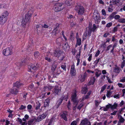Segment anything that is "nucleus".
<instances>
[{
  "label": "nucleus",
  "instance_id": "nucleus-1",
  "mask_svg": "<svg viewBox=\"0 0 125 125\" xmlns=\"http://www.w3.org/2000/svg\"><path fill=\"white\" fill-rule=\"evenodd\" d=\"M33 12L32 9H30L29 10L27 13L25 15V19L22 22V25L23 26L25 25L27 23L29 22Z\"/></svg>",
  "mask_w": 125,
  "mask_h": 125
},
{
  "label": "nucleus",
  "instance_id": "nucleus-2",
  "mask_svg": "<svg viewBox=\"0 0 125 125\" xmlns=\"http://www.w3.org/2000/svg\"><path fill=\"white\" fill-rule=\"evenodd\" d=\"M76 91H75L72 96V100L74 102L73 109L74 110L76 109L77 105L78 103V102L76 100Z\"/></svg>",
  "mask_w": 125,
  "mask_h": 125
},
{
  "label": "nucleus",
  "instance_id": "nucleus-3",
  "mask_svg": "<svg viewBox=\"0 0 125 125\" xmlns=\"http://www.w3.org/2000/svg\"><path fill=\"white\" fill-rule=\"evenodd\" d=\"M39 65L37 64L35 66L33 64L29 65L28 66V71L29 72H33V73L35 72V70L39 67Z\"/></svg>",
  "mask_w": 125,
  "mask_h": 125
},
{
  "label": "nucleus",
  "instance_id": "nucleus-4",
  "mask_svg": "<svg viewBox=\"0 0 125 125\" xmlns=\"http://www.w3.org/2000/svg\"><path fill=\"white\" fill-rule=\"evenodd\" d=\"M75 10L79 14H82L84 12V9L83 7L79 6H77L75 7Z\"/></svg>",
  "mask_w": 125,
  "mask_h": 125
},
{
  "label": "nucleus",
  "instance_id": "nucleus-5",
  "mask_svg": "<svg viewBox=\"0 0 125 125\" xmlns=\"http://www.w3.org/2000/svg\"><path fill=\"white\" fill-rule=\"evenodd\" d=\"M12 49L11 47L7 48L4 49L3 52V54L6 56H8L11 54Z\"/></svg>",
  "mask_w": 125,
  "mask_h": 125
},
{
  "label": "nucleus",
  "instance_id": "nucleus-6",
  "mask_svg": "<svg viewBox=\"0 0 125 125\" xmlns=\"http://www.w3.org/2000/svg\"><path fill=\"white\" fill-rule=\"evenodd\" d=\"M87 76V74L86 72H85L83 74L80 75L79 76L78 81L79 82H82L85 80V78Z\"/></svg>",
  "mask_w": 125,
  "mask_h": 125
},
{
  "label": "nucleus",
  "instance_id": "nucleus-7",
  "mask_svg": "<svg viewBox=\"0 0 125 125\" xmlns=\"http://www.w3.org/2000/svg\"><path fill=\"white\" fill-rule=\"evenodd\" d=\"M62 89L61 86L60 85L56 86H55L53 90V93L57 95L59 94L61 91Z\"/></svg>",
  "mask_w": 125,
  "mask_h": 125
},
{
  "label": "nucleus",
  "instance_id": "nucleus-8",
  "mask_svg": "<svg viewBox=\"0 0 125 125\" xmlns=\"http://www.w3.org/2000/svg\"><path fill=\"white\" fill-rule=\"evenodd\" d=\"M63 3H57L55 5L54 10L55 11H59L62 10L61 7Z\"/></svg>",
  "mask_w": 125,
  "mask_h": 125
},
{
  "label": "nucleus",
  "instance_id": "nucleus-9",
  "mask_svg": "<svg viewBox=\"0 0 125 125\" xmlns=\"http://www.w3.org/2000/svg\"><path fill=\"white\" fill-rule=\"evenodd\" d=\"M47 115V113L45 112L42 114L41 115L39 116L36 120V121L39 122L41 121L42 119L45 118Z\"/></svg>",
  "mask_w": 125,
  "mask_h": 125
},
{
  "label": "nucleus",
  "instance_id": "nucleus-10",
  "mask_svg": "<svg viewBox=\"0 0 125 125\" xmlns=\"http://www.w3.org/2000/svg\"><path fill=\"white\" fill-rule=\"evenodd\" d=\"M70 74L72 76H75L76 74V71L75 66L74 64H73L71 67L70 71Z\"/></svg>",
  "mask_w": 125,
  "mask_h": 125
},
{
  "label": "nucleus",
  "instance_id": "nucleus-11",
  "mask_svg": "<svg viewBox=\"0 0 125 125\" xmlns=\"http://www.w3.org/2000/svg\"><path fill=\"white\" fill-rule=\"evenodd\" d=\"M91 122L89 121L87 119L85 118L81 121L80 125H90V123Z\"/></svg>",
  "mask_w": 125,
  "mask_h": 125
},
{
  "label": "nucleus",
  "instance_id": "nucleus-12",
  "mask_svg": "<svg viewBox=\"0 0 125 125\" xmlns=\"http://www.w3.org/2000/svg\"><path fill=\"white\" fill-rule=\"evenodd\" d=\"M68 115L67 112L66 111H64L62 113V114L61 115L62 118L65 121H67V116Z\"/></svg>",
  "mask_w": 125,
  "mask_h": 125
},
{
  "label": "nucleus",
  "instance_id": "nucleus-13",
  "mask_svg": "<svg viewBox=\"0 0 125 125\" xmlns=\"http://www.w3.org/2000/svg\"><path fill=\"white\" fill-rule=\"evenodd\" d=\"M6 18L1 16L0 17V24L3 25L7 21Z\"/></svg>",
  "mask_w": 125,
  "mask_h": 125
},
{
  "label": "nucleus",
  "instance_id": "nucleus-14",
  "mask_svg": "<svg viewBox=\"0 0 125 125\" xmlns=\"http://www.w3.org/2000/svg\"><path fill=\"white\" fill-rule=\"evenodd\" d=\"M117 105V103L115 102L114 103L113 105H112L111 104H109L107 105V106L108 107L109 106L110 108L111 109H116Z\"/></svg>",
  "mask_w": 125,
  "mask_h": 125
},
{
  "label": "nucleus",
  "instance_id": "nucleus-15",
  "mask_svg": "<svg viewBox=\"0 0 125 125\" xmlns=\"http://www.w3.org/2000/svg\"><path fill=\"white\" fill-rule=\"evenodd\" d=\"M62 54V52L60 50H59L55 51L54 53V56L58 57L61 56Z\"/></svg>",
  "mask_w": 125,
  "mask_h": 125
},
{
  "label": "nucleus",
  "instance_id": "nucleus-16",
  "mask_svg": "<svg viewBox=\"0 0 125 125\" xmlns=\"http://www.w3.org/2000/svg\"><path fill=\"white\" fill-rule=\"evenodd\" d=\"M100 17L97 14L95 17L94 18L95 22L97 24H98L100 21Z\"/></svg>",
  "mask_w": 125,
  "mask_h": 125
},
{
  "label": "nucleus",
  "instance_id": "nucleus-17",
  "mask_svg": "<svg viewBox=\"0 0 125 125\" xmlns=\"http://www.w3.org/2000/svg\"><path fill=\"white\" fill-rule=\"evenodd\" d=\"M95 71L96 72L95 73V76L97 78L101 74V71L97 69H95Z\"/></svg>",
  "mask_w": 125,
  "mask_h": 125
},
{
  "label": "nucleus",
  "instance_id": "nucleus-18",
  "mask_svg": "<svg viewBox=\"0 0 125 125\" xmlns=\"http://www.w3.org/2000/svg\"><path fill=\"white\" fill-rule=\"evenodd\" d=\"M57 63L56 62H54L53 63L52 70V71L54 72L55 70L57 67Z\"/></svg>",
  "mask_w": 125,
  "mask_h": 125
},
{
  "label": "nucleus",
  "instance_id": "nucleus-19",
  "mask_svg": "<svg viewBox=\"0 0 125 125\" xmlns=\"http://www.w3.org/2000/svg\"><path fill=\"white\" fill-rule=\"evenodd\" d=\"M18 92V91L15 88H13L10 90V93L12 94H17Z\"/></svg>",
  "mask_w": 125,
  "mask_h": 125
},
{
  "label": "nucleus",
  "instance_id": "nucleus-20",
  "mask_svg": "<svg viewBox=\"0 0 125 125\" xmlns=\"http://www.w3.org/2000/svg\"><path fill=\"white\" fill-rule=\"evenodd\" d=\"M116 67L114 68V72L116 73H119L120 71V69L117 66H115Z\"/></svg>",
  "mask_w": 125,
  "mask_h": 125
},
{
  "label": "nucleus",
  "instance_id": "nucleus-21",
  "mask_svg": "<svg viewBox=\"0 0 125 125\" xmlns=\"http://www.w3.org/2000/svg\"><path fill=\"white\" fill-rule=\"evenodd\" d=\"M87 91V88L86 87V86L85 85L84 87L82 88V92L83 94H85Z\"/></svg>",
  "mask_w": 125,
  "mask_h": 125
},
{
  "label": "nucleus",
  "instance_id": "nucleus-22",
  "mask_svg": "<svg viewBox=\"0 0 125 125\" xmlns=\"http://www.w3.org/2000/svg\"><path fill=\"white\" fill-rule=\"evenodd\" d=\"M64 99V97L62 96V97L60 98L59 100L57 102L58 103L57 108L61 104L62 101Z\"/></svg>",
  "mask_w": 125,
  "mask_h": 125
},
{
  "label": "nucleus",
  "instance_id": "nucleus-23",
  "mask_svg": "<svg viewBox=\"0 0 125 125\" xmlns=\"http://www.w3.org/2000/svg\"><path fill=\"white\" fill-rule=\"evenodd\" d=\"M99 26L98 25H96L95 24H93V27L91 29V30L92 31L94 32L97 28H98Z\"/></svg>",
  "mask_w": 125,
  "mask_h": 125
},
{
  "label": "nucleus",
  "instance_id": "nucleus-24",
  "mask_svg": "<svg viewBox=\"0 0 125 125\" xmlns=\"http://www.w3.org/2000/svg\"><path fill=\"white\" fill-rule=\"evenodd\" d=\"M50 103L49 100V99H47L44 102V106L47 107L49 105Z\"/></svg>",
  "mask_w": 125,
  "mask_h": 125
},
{
  "label": "nucleus",
  "instance_id": "nucleus-25",
  "mask_svg": "<svg viewBox=\"0 0 125 125\" xmlns=\"http://www.w3.org/2000/svg\"><path fill=\"white\" fill-rule=\"evenodd\" d=\"M71 1V0H67L65 2V4L68 6H70L72 3Z\"/></svg>",
  "mask_w": 125,
  "mask_h": 125
},
{
  "label": "nucleus",
  "instance_id": "nucleus-26",
  "mask_svg": "<svg viewBox=\"0 0 125 125\" xmlns=\"http://www.w3.org/2000/svg\"><path fill=\"white\" fill-rule=\"evenodd\" d=\"M63 49L64 50H66L67 49H69V47L67 43H65L63 46Z\"/></svg>",
  "mask_w": 125,
  "mask_h": 125
},
{
  "label": "nucleus",
  "instance_id": "nucleus-27",
  "mask_svg": "<svg viewBox=\"0 0 125 125\" xmlns=\"http://www.w3.org/2000/svg\"><path fill=\"white\" fill-rule=\"evenodd\" d=\"M22 85L21 83L18 82H16L14 84V86L17 88H19Z\"/></svg>",
  "mask_w": 125,
  "mask_h": 125
},
{
  "label": "nucleus",
  "instance_id": "nucleus-28",
  "mask_svg": "<svg viewBox=\"0 0 125 125\" xmlns=\"http://www.w3.org/2000/svg\"><path fill=\"white\" fill-rule=\"evenodd\" d=\"M8 14L9 12L7 11H5L3 12L2 16H1L5 18H7V17L8 16Z\"/></svg>",
  "mask_w": 125,
  "mask_h": 125
},
{
  "label": "nucleus",
  "instance_id": "nucleus-29",
  "mask_svg": "<svg viewBox=\"0 0 125 125\" xmlns=\"http://www.w3.org/2000/svg\"><path fill=\"white\" fill-rule=\"evenodd\" d=\"M58 27V26L52 32V34L55 35L58 33V29H57Z\"/></svg>",
  "mask_w": 125,
  "mask_h": 125
},
{
  "label": "nucleus",
  "instance_id": "nucleus-30",
  "mask_svg": "<svg viewBox=\"0 0 125 125\" xmlns=\"http://www.w3.org/2000/svg\"><path fill=\"white\" fill-rule=\"evenodd\" d=\"M119 120L118 122L121 123H123L125 121V119H124L121 115H119Z\"/></svg>",
  "mask_w": 125,
  "mask_h": 125
},
{
  "label": "nucleus",
  "instance_id": "nucleus-31",
  "mask_svg": "<svg viewBox=\"0 0 125 125\" xmlns=\"http://www.w3.org/2000/svg\"><path fill=\"white\" fill-rule=\"evenodd\" d=\"M95 78L94 77H93L92 79L91 80V81L89 82V83L90 85H93L95 82Z\"/></svg>",
  "mask_w": 125,
  "mask_h": 125
},
{
  "label": "nucleus",
  "instance_id": "nucleus-32",
  "mask_svg": "<svg viewBox=\"0 0 125 125\" xmlns=\"http://www.w3.org/2000/svg\"><path fill=\"white\" fill-rule=\"evenodd\" d=\"M27 60L25 59L24 61H22V63H21V62H18L17 63V65L18 66H21L23 64V63H24L25 62H26V61Z\"/></svg>",
  "mask_w": 125,
  "mask_h": 125
},
{
  "label": "nucleus",
  "instance_id": "nucleus-33",
  "mask_svg": "<svg viewBox=\"0 0 125 125\" xmlns=\"http://www.w3.org/2000/svg\"><path fill=\"white\" fill-rule=\"evenodd\" d=\"M40 54L39 52H34V56L36 58L39 59Z\"/></svg>",
  "mask_w": 125,
  "mask_h": 125
},
{
  "label": "nucleus",
  "instance_id": "nucleus-34",
  "mask_svg": "<svg viewBox=\"0 0 125 125\" xmlns=\"http://www.w3.org/2000/svg\"><path fill=\"white\" fill-rule=\"evenodd\" d=\"M81 43V39L80 38H78L77 40L76 44H77L78 45H80Z\"/></svg>",
  "mask_w": 125,
  "mask_h": 125
},
{
  "label": "nucleus",
  "instance_id": "nucleus-35",
  "mask_svg": "<svg viewBox=\"0 0 125 125\" xmlns=\"http://www.w3.org/2000/svg\"><path fill=\"white\" fill-rule=\"evenodd\" d=\"M112 94V92L110 91H107L106 94V96L109 98L110 97Z\"/></svg>",
  "mask_w": 125,
  "mask_h": 125
},
{
  "label": "nucleus",
  "instance_id": "nucleus-36",
  "mask_svg": "<svg viewBox=\"0 0 125 125\" xmlns=\"http://www.w3.org/2000/svg\"><path fill=\"white\" fill-rule=\"evenodd\" d=\"M61 40L62 39L61 38L57 39L56 41L57 43L59 45H61V42L60 41H61Z\"/></svg>",
  "mask_w": 125,
  "mask_h": 125
},
{
  "label": "nucleus",
  "instance_id": "nucleus-37",
  "mask_svg": "<svg viewBox=\"0 0 125 125\" xmlns=\"http://www.w3.org/2000/svg\"><path fill=\"white\" fill-rule=\"evenodd\" d=\"M118 21L121 23H124L125 22V18L121 19L119 20Z\"/></svg>",
  "mask_w": 125,
  "mask_h": 125
},
{
  "label": "nucleus",
  "instance_id": "nucleus-38",
  "mask_svg": "<svg viewBox=\"0 0 125 125\" xmlns=\"http://www.w3.org/2000/svg\"><path fill=\"white\" fill-rule=\"evenodd\" d=\"M66 65L65 64L62 65L61 66V68L65 71H66Z\"/></svg>",
  "mask_w": 125,
  "mask_h": 125
},
{
  "label": "nucleus",
  "instance_id": "nucleus-39",
  "mask_svg": "<svg viewBox=\"0 0 125 125\" xmlns=\"http://www.w3.org/2000/svg\"><path fill=\"white\" fill-rule=\"evenodd\" d=\"M116 13L115 12H113L112 13L110 16L109 17L111 19L113 18L114 15Z\"/></svg>",
  "mask_w": 125,
  "mask_h": 125
},
{
  "label": "nucleus",
  "instance_id": "nucleus-40",
  "mask_svg": "<svg viewBox=\"0 0 125 125\" xmlns=\"http://www.w3.org/2000/svg\"><path fill=\"white\" fill-rule=\"evenodd\" d=\"M106 87V85H104L102 87L101 91V92H103L105 90Z\"/></svg>",
  "mask_w": 125,
  "mask_h": 125
},
{
  "label": "nucleus",
  "instance_id": "nucleus-41",
  "mask_svg": "<svg viewBox=\"0 0 125 125\" xmlns=\"http://www.w3.org/2000/svg\"><path fill=\"white\" fill-rule=\"evenodd\" d=\"M114 18L115 19L117 20L119 19L120 18V16L119 15H115Z\"/></svg>",
  "mask_w": 125,
  "mask_h": 125
},
{
  "label": "nucleus",
  "instance_id": "nucleus-42",
  "mask_svg": "<svg viewBox=\"0 0 125 125\" xmlns=\"http://www.w3.org/2000/svg\"><path fill=\"white\" fill-rule=\"evenodd\" d=\"M100 58H99L95 60L94 62V63L95 65H96L99 61Z\"/></svg>",
  "mask_w": 125,
  "mask_h": 125
},
{
  "label": "nucleus",
  "instance_id": "nucleus-43",
  "mask_svg": "<svg viewBox=\"0 0 125 125\" xmlns=\"http://www.w3.org/2000/svg\"><path fill=\"white\" fill-rule=\"evenodd\" d=\"M112 25V23L111 22L107 24L106 25V26L107 27H109L111 26Z\"/></svg>",
  "mask_w": 125,
  "mask_h": 125
},
{
  "label": "nucleus",
  "instance_id": "nucleus-44",
  "mask_svg": "<svg viewBox=\"0 0 125 125\" xmlns=\"http://www.w3.org/2000/svg\"><path fill=\"white\" fill-rule=\"evenodd\" d=\"M102 12L103 15H104L105 16L106 15V12L104 9H103L102 10Z\"/></svg>",
  "mask_w": 125,
  "mask_h": 125
},
{
  "label": "nucleus",
  "instance_id": "nucleus-45",
  "mask_svg": "<svg viewBox=\"0 0 125 125\" xmlns=\"http://www.w3.org/2000/svg\"><path fill=\"white\" fill-rule=\"evenodd\" d=\"M113 10V9L112 8L111 6H110L108 8V11L109 12H112Z\"/></svg>",
  "mask_w": 125,
  "mask_h": 125
},
{
  "label": "nucleus",
  "instance_id": "nucleus-46",
  "mask_svg": "<svg viewBox=\"0 0 125 125\" xmlns=\"http://www.w3.org/2000/svg\"><path fill=\"white\" fill-rule=\"evenodd\" d=\"M41 106V104L40 103H39L38 104L36 107L35 109L36 110H37L40 107V106Z\"/></svg>",
  "mask_w": 125,
  "mask_h": 125
},
{
  "label": "nucleus",
  "instance_id": "nucleus-47",
  "mask_svg": "<svg viewBox=\"0 0 125 125\" xmlns=\"http://www.w3.org/2000/svg\"><path fill=\"white\" fill-rule=\"evenodd\" d=\"M33 121V119H31L30 121H29L28 123V124L29 125H31V124H32Z\"/></svg>",
  "mask_w": 125,
  "mask_h": 125
},
{
  "label": "nucleus",
  "instance_id": "nucleus-48",
  "mask_svg": "<svg viewBox=\"0 0 125 125\" xmlns=\"http://www.w3.org/2000/svg\"><path fill=\"white\" fill-rule=\"evenodd\" d=\"M83 106V104H80L77 107V109L80 110L82 107Z\"/></svg>",
  "mask_w": 125,
  "mask_h": 125
},
{
  "label": "nucleus",
  "instance_id": "nucleus-49",
  "mask_svg": "<svg viewBox=\"0 0 125 125\" xmlns=\"http://www.w3.org/2000/svg\"><path fill=\"white\" fill-rule=\"evenodd\" d=\"M109 108H110V107H109V106L107 107V105H106V107H104L103 108V110L104 111H107L108 109Z\"/></svg>",
  "mask_w": 125,
  "mask_h": 125
},
{
  "label": "nucleus",
  "instance_id": "nucleus-50",
  "mask_svg": "<svg viewBox=\"0 0 125 125\" xmlns=\"http://www.w3.org/2000/svg\"><path fill=\"white\" fill-rule=\"evenodd\" d=\"M70 105V101H69L68 102V105H67V107L68 108V109L69 110L71 109Z\"/></svg>",
  "mask_w": 125,
  "mask_h": 125
},
{
  "label": "nucleus",
  "instance_id": "nucleus-51",
  "mask_svg": "<svg viewBox=\"0 0 125 125\" xmlns=\"http://www.w3.org/2000/svg\"><path fill=\"white\" fill-rule=\"evenodd\" d=\"M76 52V51L75 49H74L72 50V52L73 54L74 55Z\"/></svg>",
  "mask_w": 125,
  "mask_h": 125
},
{
  "label": "nucleus",
  "instance_id": "nucleus-52",
  "mask_svg": "<svg viewBox=\"0 0 125 125\" xmlns=\"http://www.w3.org/2000/svg\"><path fill=\"white\" fill-rule=\"evenodd\" d=\"M100 52V51L99 50H98L97 51L95 55V56L96 57L97 56L99 55V54Z\"/></svg>",
  "mask_w": 125,
  "mask_h": 125
},
{
  "label": "nucleus",
  "instance_id": "nucleus-53",
  "mask_svg": "<svg viewBox=\"0 0 125 125\" xmlns=\"http://www.w3.org/2000/svg\"><path fill=\"white\" fill-rule=\"evenodd\" d=\"M76 122L75 121H73L71 123V125H76Z\"/></svg>",
  "mask_w": 125,
  "mask_h": 125
},
{
  "label": "nucleus",
  "instance_id": "nucleus-54",
  "mask_svg": "<svg viewBox=\"0 0 125 125\" xmlns=\"http://www.w3.org/2000/svg\"><path fill=\"white\" fill-rule=\"evenodd\" d=\"M26 108V106H24L23 105H21L20 107V109H23L25 108Z\"/></svg>",
  "mask_w": 125,
  "mask_h": 125
},
{
  "label": "nucleus",
  "instance_id": "nucleus-55",
  "mask_svg": "<svg viewBox=\"0 0 125 125\" xmlns=\"http://www.w3.org/2000/svg\"><path fill=\"white\" fill-rule=\"evenodd\" d=\"M125 63L124 62V61H123L121 65V68H123L125 66Z\"/></svg>",
  "mask_w": 125,
  "mask_h": 125
},
{
  "label": "nucleus",
  "instance_id": "nucleus-56",
  "mask_svg": "<svg viewBox=\"0 0 125 125\" xmlns=\"http://www.w3.org/2000/svg\"><path fill=\"white\" fill-rule=\"evenodd\" d=\"M64 31H62V35L63 37V38L65 39L66 41L67 40V38L65 37V36L64 35Z\"/></svg>",
  "mask_w": 125,
  "mask_h": 125
},
{
  "label": "nucleus",
  "instance_id": "nucleus-57",
  "mask_svg": "<svg viewBox=\"0 0 125 125\" xmlns=\"http://www.w3.org/2000/svg\"><path fill=\"white\" fill-rule=\"evenodd\" d=\"M112 47L111 45H110L108 46L107 47L106 51H108Z\"/></svg>",
  "mask_w": 125,
  "mask_h": 125
},
{
  "label": "nucleus",
  "instance_id": "nucleus-58",
  "mask_svg": "<svg viewBox=\"0 0 125 125\" xmlns=\"http://www.w3.org/2000/svg\"><path fill=\"white\" fill-rule=\"evenodd\" d=\"M32 106L31 105L29 104L27 106V108L28 109H31Z\"/></svg>",
  "mask_w": 125,
  "mask_h": 125
},
{
  "label": "nucleus",
  "instance_id": "nucleus-59",
  "mask_svg": "<svg viewBox=\"0 0 125 125\" xmlns=\"http://www.w3.org/2000/svg\"><path fill=\"white\" fill-rule=\"evenodd\" d=\"M92 57V54H91L90 55H89V56L88 58V60L89 61H90Z\"/></svg>",
  "mask_w": 125,
  "mask_h": 125
},
{
  "label": "nucleus",
  "instance_id": "nucleus-60",
  "mask_svg": "<svg viewBox=\"0 0 125 125\" xmlns=\"http://www.w3.org/2000/svg\"><path fill=\"white\" fill-rule=\"evenodd\" d=\"M79 53L76 55V57L77 58H79L80 57V53L81 52L80 49H79Z\"/></svg>",
  "mask_w": 125,
  "mask_h": 125
},
{
  "label": "nucleus",
  "instance_id": "nucleus-61",
  "mask_svg": "<svg viewBox=\"0 0 125 125\" xmlns=\"http://www.w3.org/2000/svg\"><path fill=\"white\" fill-rule=\"evenodd\" d=\"M42 27L45 28H47L49 26L47 25L44 24L43 26H42Z\"/></svg>",
  "mask_w": 125,
  "mask_h": 125
},
{
  "label": "nucleus",
  "instance_id": "nucleus-62",
  "mask_svg": "<svg viewBox=\"0 0 125 125\" xmlns=\"http://www.w3.org/2000/svg\"><path fill=\"white\" fill-rule=\"evenodd\" d=\"M45 59L49 62H50L51 60V59L48 57H46Z\"/></svg>",
  "mask_w": 125,
  "mask_h": 125
},
{
  "label": "nucleus",
  "instance_id": "nucleus-63",
  "mask_svg": "<svg viewBox=\"0 0 125 125\" xmlns=\"http://www.w3.org/2000/svg\"><path fill=\"white\" fill-rule=\"evenodd\" d=\"M124 104V102L123 101H122L121 103H120L119 105L120 106H122Z\"/></svg>",
  "mask_w": 125,
  "mask_h": 125
},
{
  "label": "nucleus",
  "instance_id": "nucleus-64",
  "mask_svg": "<svg viewBox=\"0 0 125 125\" xmlns=\"http://www.w3.org/2000/svg\"><path fill=\"white\" fill-rule=\"evenodd\" d=\"M109 35V33H105L104 35V37H106Z\"/></svg>",
  "mask_w": 125,
  "mask_h": 125
}]
</instances>
